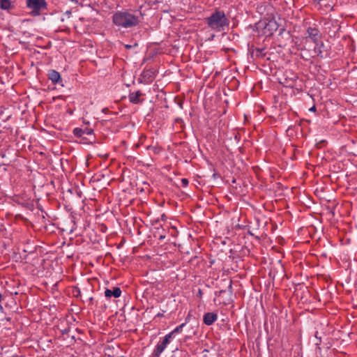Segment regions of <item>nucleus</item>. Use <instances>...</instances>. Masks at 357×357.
<instances>
[{"mask_svg":"<svg viewBox=\"0 0 357 357\" xmlns=\"http://www.w3.org/2000/svg\"><path fill=\"white\" fill-rule=\"evenodd\" d=\"M208 27L216 32L225 31L229 25V20L225 12L220 9H215L210 16L204 19Z\"/></svg>","mask_w":357,"mask_h":357,"instance_id":"1","label":"nucleus"},{"mask_svg":"<svg viewBox=\"0 0 357 357\" xmlns=\"http://www.w3.org/2000/svg\"><path fill=\"white\" fill-rule=\"evenodd\" d=\"M112 22L117 26L130 28L138 24L139 18L128 11H118L113 15Z\"/></svg>","mask_w":357,"mask_h":357,"instance_id":"2","label":"nucleus"},{"mask_svg":"<svg viewBox=\"0 0 357 357\" xmlns=\"http://www.w3.org/2000/svg\"><path fill=\"white\" fill-rule=\"evenodd\" d=\"M26 5L27 8L31 10L32 16H38L47 8L45 0H26Z\"/></svg>","mask_w":357,"mask_h":357,"instance_id":"3","label":"nucleus"},{"mask_svg":"<svg viewBox=\"0 0 357 357\" xmlns=\"http://www.w3.org/2000/svg\"><path fill=\"white\" fill-rule=\"evenodd\" d=\"M340 29V26L337 22L328 21L324 23V31L330 38H335Z\"/></svg>","mask_w":357,"mask_h":357,"instance_id":"4","label":"nucleus"},{"mask_svg":"<svg viewBox=\"0 0 357 357\" xmlns=\"http://www.w3.org/2000/svg\"><path fill=\"white\" fill-rule=\"evenodd\" d=\"M73 134L77 137H84V135L92 137L93 135V130L91 128H75L73 130Z\"/></svg>","mask_w":357,"mask_h":357,"instance_id":"5","label":"nucleus"},{"mask_svg":"<svg viewBox=\"0 0 357 357\" xmlns=\"http://www.w3.org/2000/svg\"><path fill=\"white\" fill-rule=\"evenodd\" d=\"M121 290L119 287H114L113 289H106L105 291V296L107 299H110L112 297L119 298L121 296Z\"/></svg>","mask_w":357,"mask_h":357,"instance_id":"6","label":"nucleus"},{"mask_svg":"<svg viewBox=\"0 0 357 357\" xmlns=\"http://www.w3.org/2000/svg\"><path fill=\"white\" fill-rule=\"evenodd\" d=\"M143 96V93L140 91H137L136 92H132L129 94V100L130 102L133 104H138L142 102L144 99L141 97Z\"/></svg>","mask_w":357,"mask_h":357,"instance_id":"7","label":"nucleus"},{"mask_svg":"<svg viewBox=\"0 0 357 357\" xmlns=\"http://www.w3.org/2000/svg\"><path fill=\"white\" fill-rule=\"evenodd\" d=\"M218 319V314L215 312H207L204 315L203 321L207 326L212 325Z\"/></svg>","mask_w":357,"mask_h":357,"instance_id":"8","label":"nucleus"},{"mask_svg":"<svg viewBox=\"0 0 357 357\" xmlns=\"http://www.w3.org/2000/svg\"><path fill=\"white\" fill-rule=\"evenodd\" d=\"M308 37H310L314 43H317L319 36V30L316 26H310L307 29Z\"/></svg>","mask_w":357,"mask_h":357,"instance_id":"9","label":"nucleus"},{"mask_svg":"<svg viewBox=\"0 0 357 357\" xmlns=\"http://www.w3.org/2000/svg\"><path fill=\"white\" fill-rule=\"evenodd\" d=\"M141 77L144 82H151L155 77V70L153 68L144 70Z\"/></svg>","mask_w":357,"mask_h":357,"instance_id":"10","label":"nucleus"},{"mask_svg":"<svg viewBox=\"0 0 357 357\" xmlns=\"http://www.w3.org/2000/svg\"><path fill=\"white\" fill-rule=\"evenodd\" d=\"M47 76L49 79H50L54 84L61 82V75L59 73L55 70H50Z\"/></svg>","mask_w":357,"mask_h":357,"instance_id":"11","label":"nucleus"},{"mask_svg":"<svg viewBox=\"0 0 357 357\" xmlns=\"http://www.w3.org/2000/svg\"><path fill=\"white\" fill-rule=\"evenodd\" d=\"M10 162V160L7 157L6 150L0 149V167L3 165H8Z\"/></svg>","mask_w":357,"mask_h":357,"instance_id":"12","label":"nucleus"},{"mask_svg":"<svg viewBox=\"0 0 357 357\" xmlns=\"http://www.w3.org/2000/svg\"><path fill=\"white\" fill-rule=\"evenodd\" d=\"M13 5L10 0H0V8L4 10H9L13 8Z\"/></svg>","mask_w":357,"mask_h":357,"instance_id":"13","label":"nucleus"},{"mask_svg":"<svg viewBox=\"0 0 357 357\" xmlns=\"http://www.w3.org/2000/svg\"><path fill=\"white\" fill-rule=\"evenodd\" d=\"M166 347H165L162 342H159L156 345L155 349H154L153 351L156 353V354L160 355Z\"/></svg>","mask_w":357,"mask_h":357,"instance_id":"14","label":"nucleus"},{"mask_svg":"<svg viewBox=\"0 0 357 357\" xmlns=\"http://www.w3.org/2000/svg\"><path fill=\"white\" fill-rule=\"evenodd\" d=\"M255 54L257 57L263 58L266 56V52L264 48H257L255 50Z\"/></svg>","mask_w":357,"mask_h":357,"instance_id":"15","label":"nucleus"},{"mask_svg":"<svg viewBox=\"0 0 357 357\" xmlns=\"http://www.w3.org/2000/svg\"><path fill=\"white\" fill-rule=\"evenodd\" d=\"M186 325V323H183L176 327L170 333L174 336L176 333H179L182 331L183 328Z\"/></svg>","mask_w":357,"mask_h":357,"instance_id":"16","label":"nucleus"},{"mask_svg":"<svg viewBox=\"0 0 357 357\" xmlns=\"http://www.w3.org/2000/svg\"><path fill=\"white\" fill-rule=\"evenodd\" d=\"M172 337H173V335L169 333L167 334V335L165 336V337H164V339H163L162 342H162V343L165 347H167V344H168L169 343V342H170V339H171Z\"/></svg>","mask_w":357,"mask_h":357,"instance_id":"17","label":"nucleus"},{"mask_svg":"<svg viewBox=\"0 0 357 357\" xmlns=\"http://www.w3.org/2000/svg\"><path fill=\"white\" fill-rule=\"evenodd\" d=\"M314 337L317 340V342H315V344L317 346L321 344V336L319 335V333L318 331L315 332Z\"/></svg>","mask_w":357,"mask_h":357,"instance_id":"18","label":"nucleus"},{"mask_svg":"<svg viewBox=\"0 0 357 357\" xmlns=\"http://www.w3.org/2000/svg\"><path fill=\"white\" fill-rule=\"evenodd\" d=\"M73 294L75 297H79L81 296V291L78 287H75L73 289Z\"/></svg>","mask_w":357,"mask_h":357,"instance_id":"19","label":"nucleus"},{"mask_svg":"<svg viewBox=\"0 0 357 357\" xmlns=\"http://www.w3.org/2000/svg\"><path fill=\"white\" fill-rule=\"evenodd\" d=\"M314 52L318 56H320L321 58L324 57V56L322 54V51L321 50V47H315Z\"/></svg>","mask_w":357,"mask_h":357,"instance_id":"20","label":"nucleus"},{"mask_svg":"<svg viewBox=\"0 0 357 357\" xmlns=\"http://www.w3.org/2000/svg\"><path fill=\"white\" fill-rule=\"evenodd\" d=\"M146 149L152 151L154 153H158V149L157 146H146Z\"/></svg>","mask_w":357,"mask_h":357,"instance_id":"21","label":"nucleus"},{"mask_svg":"<svg viewBox=\"0 0 357 357\" xmlns=\"http://www.w3.org/2000/svg\"><path fill=\"white\" fill-rule=\"evenodd\" d=\"M181 183L183 187H186L188 185V180L187 178H182Z\"/></svg>","mask_w":357,"mask_h":357,"instance_id":"22","label":"nucleus"},{"mask_svg":"<svg viewBox=\"0 0 357 357\" xmlns=\"http://www.w3.org/2000/svg\"><path fill=\"white\" fill-rule=\"evenodd\" d=\"M225 292H226L225 290H220V291L215 292V295L218 296H220L222 295V294H224Z\"/></svg>","mask_w":357,"mask_h":357,"instance_id":"23","label":"nucleus"},{"mask_svg":"<svg viewBox=\"0 0 357 357\" xmlns=\"http://www.w3.org/2000/svg\"><path fill=\"white\" fill-rule=\"evenodd\" d=\"M54 100L56 99H62V100H64L65 99V96H56V97H54Z\"/></svg>","mask_w":357,"mask_h":357,"instance_id":"24","label":"nucleus"},{"mask_svg":"<svg viewBox=\"0 0 357 357\" xmlns=\"http://www.w3.org/2000/svg\"><path fill=\"white\" fill-rule=\"evenodd\" d=\"M149 357H160L159 354H156L154 351L152 353V354Z\"/></svg>","mask_w":357,"mask_h":357,"instance_id":"25","label":"nucleus"},{"mask_svg":"<svg viewBox=\"0 0 357 357\" xmlns=\"http://www.w3.org/2000/svg\"><path fill=\"white\" fill-rule=\"evenodd\" d=\"M310 111L311 112H315L316 111V107L315 106H312L310 109Z\"/></svg>","mask_w":357,"mask_h":357,"instance_id":"26","label":"nucleus"},{"mask_svg":"<svg viewBox=\"0 0 357 357\" xmlns=\"http://www.w3.org/2000/svg\"><path fill=\"white\" fill-rule=\"evenodd\" d=\"M229 290L231 291V289H232L231 281H230V282H229Z\"/></svg>","mask_w":357,"mask_h":357,"instance_id":"27","label":"nucleus"},{"mask_svg":"<svg viewBox=\"0 0 357 357\" xmlns=\"http://www.w3.org/2000/svg\"><path fill=\"white\" fill-rule=\"evenodd\" d=\"M156 317H163V314H162V313H158V314L156 315Z\"/></svg>","mask_w":357,"mask_h":357,"instance_id":"28","label":"nucleus"},{"mask_svg":"<svg viewBox=\"0 0 357 357\" xmlns=\"http://www.w3.org/2000/svg\"><path fill=\"white\" fill-rule=\"evenodd\" d=\"M198 294H199V296H202V290H201V289H199V291H198Z\"/></svg>","mask_w":357,"mask_h":357,"instance_id":"29","label":"nucleus"},{"mask_svg":"<svg viewBox=\"0 0 357 357\" xmlns=\"http://www.w3.org/2000/svg\"><path fill=\"white\" fill-rule=\"evenodd\" d=\"M3 310V307L1 305H0V311H2Z\"/></svg>","mask_w":357,"mask_h":357,"instance_id":"30","label":"nucleus"},{"mask_svg":"<svg viewBox=\"0 0 357 357\" xmlns=\"http://www.w3.org/2000/svg\"><path fill=\"white\" fill-rule=\"evenodd\" d=\"M126 48H130V45H126Z\"/></svg>","mask_w":357,"mask_h":357,"instance_id":"31","label":"nucleus"},{"mask_svg":"<svg viewBox=\"0 0 357 357\" xmlns=\"http://www.w3.org/2000/svg\"><path fill=\"white\" fill-rule=\"evenodd\" d=\"M67 13H68V14H70V13H71V12H70V11H67Z\"/></svg>","mask_w":357,"mask_h":357,"instance_id":"32","label":"nucleus"}]
</instances>
